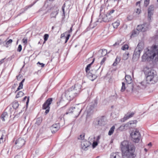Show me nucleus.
I'll list each match as a JSON object with an SVG mask.
<instances>
[{
    "instance_id": "412c9836",
    "label": "nucleus",
    "mask_w": 158,
    "mask_h": 158,
    "mask_svg": "<svg viewBox=\"0 0 158 158\" xmlns=\"http://www.w3.org/2000/svg\"><path fill=\"white\" fill-rule=\"evenodd\" d=\"M134 114V112H132L130 114H128L126 115L125 116V117L123 118V121L124 122L127 119L132 117Z\"/></svg>"
},
{
    "instance_id": "a19ab883",
    "label": "nucleus",
    "mask_w": 158,
    "mask_h": 158,
    "mask_svg": "<svg viewBox=\"0 0 158 158\" xmlns=\"http://www.w3.org/2000/svg\"><path fill=\"white\" fill-rule=\"evenodd\" d=\"M137 122V121L136 120H133V121H131L128 123V124H134L136 123Z\"/></svg>"
},
{
    "instance_id": "6e6d98bb",
    "label": "nucleus",
    "mask_w": 158,
    "mask_h": 158,
    "mask_svg": "<svg viewBox=\"0 0 158 158\" xmlns=\"http://www.w3.org/2000/svg\"><path fill=\"white\" fill-rule=\"evenodd\" d=\"M49 109L50 108H47L46 109V110L45 111V113L46 114H48L49 111Z\"/></svg>"
},
{
    "instance_id": "bf43d9fd",
    "label": "nucleus",
    "mask_w": 158,
    "mask_h": 158,
    "mask_svg": "<svg viewBox=\"0 0 158 158\" xmlns=\"http://www.w3.org/2000/svg\"><path fill=\"white\" fill-rule=\"evenodd\" d=\"M70 36L69 34H68L67 35V36L66 37H65V39L68 40L69 39V37Z\"/></svg>"
},
{
    "instance_id": "09e8293b",
    "label": "nucleus",
    "mask_w": 158,
    "mask_h": 158,
    "mask_svg": "<svg viewBox=\"0 0 158 158\" xmlns=\"http://www.w3.org/2000/svg\"><path fill=\"white\" fill-rule=\"evenodd\" d=\"M65 4H64L62 7V10L63 11V15L64 16V14H65V13H64V8H65Z\"/></svg>"
},
{
    "instance_id": "5701e85b",
    "label": "nucleus",
    "mask_w": 158,
    "mask_h": 158,
    "mask_svg": "<svg viewBox=\"0 0 158 158\" xmlns=\"http://www.w3.org/2000/svg\"><path fill=\"white\" fill-rule=\"evenodd\" d=\"M8 117V114L6 112H3L1 115V118L2 120L4 121Z\"/></svg>"
},
{
    "instance_id": "ea45409f",
    "label": "nucleus",
    "mask_w": 158,
    "mask_h": 158,
    "mask_svg": "<svg viewBox=\"0 0 158 158\" xmlns=\"http://www.w3.org/2000/svg\"><path fill=\"white\" fill-rule=\"evenodd\" d=\"M12 42V40L11 39L9 40L8 41L6 42V45H9L11 44Z\"/></svg>"
},
{
    "instance_id": "9d476101",
    "label": "nucleus",
    "mask_w": 158,
    "mask_h": 158,
    "mask_svg": "<svg viewBox=\"0 0 158 158\" xmlns=\"http://www.w3.org/2000/svg\"><path fill=\"white\" fill-rule=\"evenodd\" d=\"M25 142V141L24 139L20 138L16 140L15 144L18 146L19 148H20L24 144Z\"/></svg>"
},
{
    "instance_id": "052dcab7",
    "label": "nucleus",
    "mask_w": 158,
    "mask_h": 158,
    "mask_svg": "<svg viewBox=\"0 0 158 158\" xmlns=\"http://www.w3.org/2000/svg\"><path fill=\"white\" fill-rule=\"evenodd\" d=\"M129 55V53L128 52H126L125 53H124L123 54V56H127H127H128Z\"/></svg>"
},
{
    "instance_id": "603ef678",
    "label": "nucleus",
    "mask_w": 158,
    "mask_h": 158,
    "mask_svg": "<svg viewBox=\"0 0 158 158\" xmlns=\"http://www.w3.org/2000/svg\"><path fill=\"white\" fill-rule=\"evenodd\" d=\"M23 42L25 44H26L27 43V39L23 38Z\"/></svg>"
},
{
    "instance_id": "8fccbe9b",
    "label": "nucleus",
    "mask_w": 158,
    "mask_h": 158,
    "mask_svg": "<svg viewBox=\"0 0 158 158\" xmlns=\"http://www.w3.org/2000/svg\"><path fill=\"white\" fill-rule=\"evenodd\" d=\"M141 10L140 9L137 8L136 10V12L138 14H139L140 13Z\"/></svg>"
},
{
    "instance_id": "9b49d317",
    "label": "nucleus",
    "mask_w": 158,
    "mask_h": 158,
    "mask_svg": "<svg viewBox=\"0 0 158 158\" xmlns=\"http://www.w3.org/2000/svg\"><path fill=\"white\" fill-rule=\"evenodd\" d=\"M52 98H48L43 105V109H46L47 108H50L49 106L52 103Z\"/></svg>"
},
{
    "instance_id": "a878e982",
    "label": "nucleus",
    "mask_w": 158,
    "mask_h": 158,
    "mask_svg": "<svg viewBox=\"0 0 158 158\" xmlns=\"http://www.w3.org/2000/svg\"><path fill=\"white\" fill-rule=\"evenodd\" d=\"M115 127L114 126H113L110 129L109 131L108 135H111L113 133Z\"/></svg>"
},
{
    "instance_id": "39448f33",
    "label": "nucleus",
    "mask_w": 158,
    "mask_h": 158,
    "mask_svg": "<svg viewBox=\"0 0 158 158\" xmlns=\"http://www.w3.org/2000/svg\"><path fill=\"white\" fill-rule=\"evenodd\" d=\"M106 121L105 117L102 116L95 119L93 123L95 126H102L106 124Z\"/></svg>"
},
{
    "instance_id": "49530a36",
    "label": "nucleus",
    "mask_w": 158,
    "mask_h": 158,
    "mask_svg": "<svg viewBox=\"0 0 158 158\" xmlns=\"http://www.w3.org/2000/svg\"><path fill=\"white\" fill-rule=\"evenodd\" d=\"M106 57H104L102 60H101L100 63L101 65H102L104 63L105 61L106 60Z\"/></svg>"
},
{
    "instance_id": "f03ea898",
    "label": "nucleus",
    "mask_w": 158,
    "mask_h": 158,
    "mask_svg": "<svg viewBox=\"0 0 158 158\" xmlns=\"http://www.w3.org/2000/svg\"><path fill=\"white\" fill-rule=\"evenodd\" d=\"M158 54V45H155L153 47H148L147 51L142 56V61H145L149 58L153 59Z\"/></svg>"
},
{
    "instance_id": "f8f14e48",
    "label": "nucleus",
    "mask_w": 158,
    "mask_h": 158,
    "mask_svg": "<svg viewBox=\"0 0 158 158\" xmlns=\"http://www.w3.org/2000/svg\"><path fill=\"white\" fill-rule=\"evenodd\" d=\"M98 104L97 101L96 100H94L90 106L87 107V109H88L89 112H91L92 110L97 106Z\"/></svg>"
},
{
    "instance_id": "864d4df0",
    "label": "nucleus",
    "mask_w": 158,
    "mask_h": 158,
    "mask_svg": "<svg viewBox=\"0 0 158 158\" xmlns=\"http://www.w3.org/2000/svg\"><path fill=\"white\" fill-rule=\"evenodd\" d=\"M127 19L128 20H131L133 19V17L131 16H129L127 17Z\"/></svg>"
},
{
    "instance_id": "2f4dec72",
    "label": "nucleus",
    "mask_w": 158,
    "mask_h": 158,
    "mask_svg": "<svg viewBox=\"0 0 158 158\" xmlns=\"http://www.w3.org/2000/svg\"><path fill=\"white\" fill-rule=\"evenodd\" d=\"M107 53V50L105 49L102 50V52L101 53V56H105Z\"/></svg>"
},
{
    "instance_id": "473e14b6",
    "label": "nucleus",
    "mask_w": 158,
    "mask_h": 158,
    "mask_svg": "<svg viewBox=\"0 0 158 158\" xmlns=\"http://www.w3.org/2000/svg\"><path fill=\"white\" fill-rule=\"evenodd\" d=\"M85 135H81L78 138V139L81 140V141L86 140L84 139Z\"/></svg>"
},
{
    "instance_id": "2eb2a0df",
    "label": "nucleus",
    "mask_w": 158,
    "mask_h": 158,
    "mask_svg": "<svg viewBox=\"0 0 158 158\" xmlns=\"http://www.w3.org/2000/svg\"><path fill=\"white\" fill-rule=\"evenodd\" d=\"M59 128V125L57 124H53L50 128L52 133H55L58 130Z\"/></svg>"
},
{
    "instance_id": "423d86ee",
    "label": "nucleus",
    "mask_w": 158,
    "mask_h": 158,
    "mask_svg": "<svg viewBox=\"0 0 158 158\" xmlns=\"http://www.w3.org/2000/svg\"><path fill=\"white\" fill-rule=\"evenodd\" d=\"M77 95L75 90H73V88L69 89L65 92V96L69 101H71Z\"/></svg>"
},
{
    "instance_id": "6ab92c4d",
    "label": "nucleus",
    "mask_w": 158,
    "mask_h": 158,
    "mask_svg": "<svg viewBox=\"0 0 158 158\" xmlns=\"http://www.w3.org/2000/svg\"><path fill=\"white\" fill-rule=\"evenodd\" d=\"M59 10L56 9L55 10L52 11L50 14L51 18H56V15L58 13Z\"/></svg>"
},
{
    "instance_id": "13d9d810",
    "label": "nucleus",
    "mask_w": 158,
    "mask_h": 158,
    "mask_svg": "<svg viewBox=\"0 0 158 158\" xmlns=\"http://www.w3.org/2000/svg\"><path fill=\"white\" fill-rule=\"evenodd\" d=\"M100 137L101 136L100 135L98 136L96 140V141L98 142L99 141V140L100 139Z\"/></svg>"
},
{
    "instance_id": "20e7f679",
    "label": "nucleus",
    "mask_w": 158,
    "mask_h": 158,
    "mask_svg": "<svg viewBox=\"0 0 158 158\" xmlns=\"http://www.w3.org/2000/svg\"><path fill=\"white\" fill-rule=\"evenodd\" d=\"M147 69L146 68L144 70V73L147 75L146 80L148 83L154 84L156 82L158 81V76L154 73L153 70L148 69L147 71L146 70Z\"/></svg>"
},
{
    "instance_id": "dca6fc26",
    "label": "nucleus",
    "mask_w": 158,
    "mask_h": 158,
    "mask_svg": "<svg viewBox=\"0 0 158 158\" xmlns=\"http://www.w3.org/2000/svg\"><path fill=\"white\" fill-rule=\"evenodd\" d=\"M81 145L82 149H83L84 150H85L86 148L88 147L89 144V142L86 140L81 141Z\"/></svg>"
},
{
    "instance_id": "e2e57ef3",
    "label": "nucleus",
    "mask_w": 158,
    "mask_h": 158,
    "mask_svg": "<svg viewBox=\"0 0 158 158\" xmlns=\"http://www.w3.org/2000/svg\"><path fill=\"white\" fill-rule=\"evenodd\" d=\"M29 97H27V101L26 102V104H27V105L28 104V103L29 102Z\"/></svg>"
},
{
    "instance_id": "a18cd8bd",
    "label": "nucleus",
    "mask_w": 158,
    "mask_h": 158,
    "mask_svg": "<svg viewBox=\"0 0 158 158\" xmlns=\"http://www.w3.org/2000/svg\"><path fill=\"white\" fill-rule=\"evenodd\" d=\"M98 142L95 141H94L93 143L92 146L94 148L96 147L98 145Z\"/></svg>"
},
{
    "instance_id": "58836bf2",
    "label": "nucleus",
    "mask_w": 158,
    "mask_h": 158,
    "mask_svg": "<svg viewBox=\"0 0 158 158\" xmlns=\"http://www.w3.org/2000/svg\"><path fill=\"white\" fill-rule=\"evenodd\" d=\"M49 35H48V34H45L44 35V41H46L48 38Z\"/></svg>"
},
{
    "instance_id": "f704fd0d",
    "label": "nucleus",
    "mask_w": 158,
    "mask_h": 158,
    "mask_svg": "<svg viewBox=\"0 0 158 158\" xmlns=\"http://www.w3.org/2000/svg\"><path fill=\"white\" fill-rule=\"evenodd\" d=\"M122 86L121 87V91L122 92H123L124 91L125 89L126 88L125 86V84L124 82H122Z\"/></svg>"
},
{
    "instance_id": "c03bdc74",
    "label": "nucleus",
    "mask_w": 158,
    "mask_h": 158,
    "mask_svg": "<svg viewBox=\"0 0 158 158\" xmlns=\"http://www.w3.org/2000/svg\"><path fill=\"white\" fill-rule=\"evenodd\" d=\"M121 40H118L117 42H116L114 45H113L114 46H115L116 45H119L120 44V43H121Z\"/></svg>"
},
{
    "instance_id": "a211bd4d",
    "label": "nucleus",
    "mask_w": 158,
    "mask_h": 158,
    "mask_svg": "<svg viewBox=\"0 0 158 158\" xmlns=\"http://www.w3.org/2000/svg\"><path fill=\"white\" fill-rule=\"evenodd\" d=\"M81 110V109H80L78 108L74 107L73 110V112H74L75 114L77 115L78 116L80 114Z\"/></svg>"
},
{
    "instance_id": "e433bc0d",
    "label": "nucleus",
    "mask_w": 158,
    "mask_h": 158,
    "mask_svg": "<svg viewBox=\"0 0 158 158\" xmlns=\"http://www.w3.org/2000/svg\"><path fill=\"white\" fill-rule=\"evenodd\" d=\"M128 46L127 44H125L122 47V49L123 50H125L126 49H127L128 48Z\"/></svg>"
},
{
    "instance_id": "7c9ffc66",
    "label": "nucleus",
    "mask_w": 158,
    "mask_h": 158,
    "mask_svg": "<svg viewBox=\"0 0 158 158\" xmlns=\"http://www.w3.org/2000/svg\"><path fill=\"white\" fill-rule=\"evenodd\" d=\"M154 10V7L153 5H151L148 8V11L149 12H153Z\"/></svg>"
},
{
    "instance_id": "4d7b16f0",
    "label": "nucleus",
    "mask_w": 158,
    "mask_h": 158,
    "mask_svg": "<svg viewBox=\"0 0 158 158\" xmlns=\"http://www.w3.org/2000/svg\"><path fill=\"white\" fill-rule=\"evenodd\" d=\"M5 59V58L2 59L0 60V65L4 62Z\"/></svg>"
},
{
    "instance_id": "f257e3e1",
    "label": "nucleus",
    "mask_w": 158,
    "mask_h": 158,
    "mask_svg": "<svg viewBox=\"0 0 158 158\" xmlns=\"http://www.w3.org/2000/svg\"><path fill=\"white\" fill-rule=\"evenodd\" d=\"M120 148L123 158H135V148L132 143L124 140L121 143Z\"/></svg>"
},
{
    "instance_id": "3c124183",
    "label": "nucleus",
    "mask_w": 158,
    "mask_h": 158,
    "mask_svg": "<svg viewBox=\"0 0 158 158\" xmlns=\"http://www.w3.org/2000/svg\"><path fill=\"white\" fill-rule=\"evenodd\" d=\"M116 154L114 153H112L111 155V158H116Z\"/></svg>"
},
{
    "instance_id": "4be33fe9",
    "label": "nucleus",
    "mask_w": 158,
    "mask_h": 158,
    "mask_svg": "<svg viewBox=\"0 0 158 158\" xmlns=\"http://www.w3.org/2000/svg\"><path fill=\"white\" fill-rule=\"evenodd\" d=\"M125 80L126 82L128 84H131L132 82V80L131 79V76L129 75H126Z\"/></svg>"
},
{
    "instance_id": "cd10ccee",
    "label": "nucleus",
    "mask_w": 158,
    "mask_h": 158,
    "mask_svg": "<svg viewBox=\"0 0 158 158\" xmlns=\"http://www.w3.org/2000/svg\"><path fill=\"white\" fill-rule=\"evenodd\" d=\"M19 106L18 102H13L12 103V107L15 109H16Z\"/></svg>"
},
{
    "instance_id": "f3484780",
    "label": "nucleus",
    "mask_w": 158,
    "mask_h": 158,
    "mask_svg": "<svg viewBox=\"0 0 158 158\" xmlns=\"http://www.w3.org/2000/svg\"><path fill=\"white\" fill-rule=\"evenodd\" d=\"M81 85L80 84H75L74 87L73 89V90H75V91L76 92V94L77 95L81 91Z\"/></svg>"
},
{
    "instance_id": "6e6552de",
    "label": "nucleus",
    "mask_w": 158,
    "mask_h": 158,
    "mask_svg": "<svg viewBox=\"0 0 158 158\" xmlns=\"http://www.w3.org/2000/svg\"><path fill=\"white\" fill-rule=\"evenodd\" d=\"M149 26V23H145L138 26L136 29L140 31L144 32L148 29Z\"/></svg>"
},
{
    "instance_id": "1a4fd4ad",
    "label": "nucleus",
    "mask_w": 158,
    "mask_h": 158,
    "mask_svg": "<svg viewBox=\"0 0 158 158\" xmlns=\"http://www.w3.org/2000/svg\"><path fill=\"white\" fill-rule=\"evenodd\" d=\"M142 51H141L140 50L138 49V48H136L133 55V59L135 60H137L139 58L140 53Z\"/></svg>"
},
{
    "instance_id": "5fc2aeb1",
    "label": "nucleus",
    "mask_w": 158,
    "mask_h": 158,
    "mask_svg": "<svg viewBox=\"0 0 158 158\" xmlns=\"http://www.w3.org/2000/svg\"><path fill=\"white\" fill-rule=\"evenodd\" d=\"M37 64H39L40 65H41L42 67H43L44 66V64L42 63H40L39 62H38Z\"/></svg>"
},
{
    "instance_id": "aec40b11",
    "label": "nucleus",
    "mask_w": 158,
    "mask_h": 158,
    "mask_svg": "<svg viewBox=\"0 0 158 158\" xmlns=\"http://www.w3.org/2000/svg\"><path fill=\"white\" fill-rule=\"evenodd\" d=\"M136 48H138V49L140 50L141 51H143L144 48L143 43L142 42L139 43Z\"/></svg>"
},
{
    "instance_id": "bb28decb",
    "label": "nucleus",
    "mask_w": 158,
    "mask_h": 158,
    "mask_svg": "<svg viewBox=\"0 0 158 158\" xmlns=\"http://www.w3.org/2000/svg\"><path fill=\"white\" fill-rule=\"evenodd\" d=\"M24 94V93L22 91H19L17 94L16 95V96L15 98H18L19 97H21L23 96Z\"/></svg>"
},
{
    "instance_id": "4468645a",
    "label": "nucleus",
    "mask_w": 158,
    "mask_h": 158,
    "mask_svg": "<svg viewBox=\"0 0 158 158\" xmlns=\"http://www.w3.org/2000/svg\"><path fill=\"white\" fill-rule=\"evenodd\" d=\"M6 136V133L4 131H0V143L5 140Z\"/></svg>"
},
{
    "instance_id": "393cba45",
    "label": "nucleus",
    "mask_w": 158,
    "mask_h": 158,
    "mask_svg": "<svg viewBox=\"0 0 158 158\" xmlns=\"http://www.w3.org/2000/svg\"><path fill=\"white\" fill-rule=\"evenodd\" d=\"M120 24V21L119 20H117L115 22L112 24L113 27L114 28H117Z\"/></svg>"
},
{
    "instance_id": "de8ad7c7",
    "label": "nucleus",
    "mask_w": 158,
    "mask_h": 158,
    "mask_svg": "<svg viewBox=\"0 0 158 158\" xmlns=\"http://www.w3.org/2000/svg\"><path fill=\"white\" fill-rule=\"evenodd\" d=\"M111 116L112 118H116L117 117V115L114 113H112L111 114Z\"/></svg>"
},
{
    "instance_id": "b1692460",
    "label": "nucleus",
    "mask_w": 158,
    "mask_h": 158,
    "mask_svg": "<svg viewBox=\"0 0 158 158\" xmlns=\"http://www.w3.org/2000/svg\"><path fill=\"white\" fill-rule=\"evenodd\" d=\"M120 60V57L117 56L114 62L113 63V65L114 66H116L117 64L119 62Z\"/></svg>"
},
{
    "instance_id": "72a5a7b5",
    "label": "nucleus",
    "mask_w": 158,
    "mask_h": 158,
    "mask_svg": "<svg viewBox=\"0 0 158 158\" xmlns=\"http://www.w3.org/2000/svg\"><path fill=\"white\" fill-rule=\"evenodd\" d=\"M73 107H72L70 108L67 111L66 113V114H68V113L73 112Z\"/></svg>"
},
{
    "instance_id": "338daca9",
    "label": "nucleus",
    "mask_w": 158,
    "mask_h": 158,
    "mask_svg": "<svg viewBox=\"0 0 158 158\" xmlns=\"http://www.w3.org/2000/svg\"><path fill=\"white\" fill-rule=\"evenodd\" d=\"M25 79H23L20 83H22V84H23V83L25 81Z\"/></svg>"
},
{
    "instance_id": "69168bd1",
    "label": "nucleus",
    "mask_w": 158,
    "mask_h": 158,
    "mask_svg": "<svg viewBox=\"0 0 158 158\" xmlns=\"http://www.w3.org/2000/svg\"><path fill=\"white\" fill-rule=\"evenodd\" d=\"M140 1H139L137 2L136 3V5H139L140 4Z\"/></svg>"
},
{
    "instance_id": "ddd939ff",
    "label": "nucleus",
    "mask_w": 158,
    "mask_h": 158,
    "mask_svg": "<svg viewBox=\"0 0 158 158\" xmlns=\"http://www.w3.org/2000/svg\"><path fill=\"white\" fill-rule=\"evenodd\" d=\"M102 21L105 22H108L111 21L113 20V18L110 15L107 14L104 15L102 18Z\"/></svg>"
},
{
    "instance_id": "774afa93",
    "label": "nucleus",
    "mask_w": 158,
    "mask_h": 158,
    "mask_svg": "<svg viewBox=\"0 0 158 158\" xmlns=\"http://www.w3.org/2000/svg\"><path fill=\"white\" fill-rule=\"evenodd\" d=\"M25 79H23L20 83H22V84H23V83L25 81Z\"/></svg>"
},
{
    "instance_id": "4c0bfd02",
    "label": "nucleus",
    "mask_w": 158,
    "mask_h": 158,
    "mask_svg": "<svg viewBox=\"0 0 158 158\" xmlns=\"http://www.w3.org/2000/svg\"><path fill=\"white\" fill-rule=\"evenodd\" d=\"M149 1L150 0H145L144 2V6L147 7L149 4Z\"/></svg>"
},
{
    "instance_id": "0e129e2a",
    "label": "nucleus",
    "mask_w": 158,
    "mask_h": 158,
    "mask_svg": "<svg viewBox=\"0 0 158 158\" xmlns=\"http://www.w3.org/2000/svg\"><path fill=\"white\" fill-rule=\"evenodd\" d=\"M72 27H71L70 28V30L68 31V33H70L72 31Z\"/></svg>"
},
{
    "instance_id": "c756f323",
    "label": "nucleus",
    "mask_w": 158,
    "mask_h": 158,
    "mask_svg": "<svg viewBox=\"0 0 158 158\" xmlns=\"http://www.w3.org/2000/svg\"><path fill=\"white\" fill-rule=\"evenodd\" d=\"M148 19L149 21L151 20V18L152 16L153 15V12L148 11Z\"/></svg>"
},
{
    "instance_id": "c9c22d12",
    "label": "nucleus",
    "mask_w": 158,
    "mask_h": 158,
    "mask_svg": "<svg viewBox=\"0 0 158 158\" xmlns=\"http://www.w3.org/2000/svg\"><path fill=\"white\" fill-rule=\"evenodd\" d=\"M23 84H22V83H20L19 84V87H18V88H17V89L16 90V91H15V92L16 93L17 91L22 89L23 88Z\"/></svg>"
},
{
    "instance_id": "c85d7f7f",
    "label": "nucleus",
    "mask_w": 158,
    "mask_h": 158,
    "mask_svg": "<svg viewBox=\"0 0 158 158\" xmlns=\"http://www.w3.org/2000/svg\"><path fill=\"white\" fill-rule=\"evenodd\" d=\"M42 118H37L35 124L38 125H40L42 122Z\"/></svg>"
},
{
    "instance_id": "79ce46f5",
    "label": "nucleus",
    "mask_w": 158,
    "mask_h": 158,
    "mask_svg": "<svg viewBox=\"0 0 158 158\" xmlns=\"http://www.w3.org/2000/svg\"><path fill=\"white\" fill-rule=\"evenodd\" d=\"M114 12V10L113 9L111 10L108 11V12L107 13V14L108 15H110V16H111V15L112 14H113Z\"/></svg>"
},
{
    "instance_id": "0eeeda50",
    "label": "nucleus",
    "mask_w": 158,
    "mask_h": 158,
    "mask_svg": "<svg viewBox=\"0 0 158 158\" xmlns=\"http://www.w3.org/2000/svg\"><path fill=\"white\" fill-rule=\"evenodd\" d=\"M132 138L133 139V141L135 143H138L140 138V135L138 131L136 130L132 132L131 134Z\"/></svg>"
},
{
    "instance_id": "680f3d73",
    "label": "nucleus",
    "mask_w": 158,
    "mask_h": 158,
    "mask_svg": "<svg viewBox=\"0 0 158 158\" xmlns=\"http://www.w3.org/2000/svg\"><path fill=\"white\" fill-rule=\"evenodd\" d=\"M128 58V56H127H127H123V59L124 60H127Z\"/></svg>"
},
{
    "instance_id": "37998d69",
    "label": "nucleus",
    "mask_w": 158,
    "mask_h": 158,
    "mask_svg": "<svg viewBox=\"0 0 158 158\" xmlns=\"http://www.w3.org/2000/svg\"><path fill=\"white\" fill-rule=\"evenodd\" d=\"M22 49V46L21 44H19L18 47L17 51L18 52H20Z\"/></svg>"
},
{
    "instance_id": "7ed1b4c3",
    "label": "nucleus",
    "mask_w": 158,
    "mask_h": 158,
    "mask_svg": "<svg viewBox=\"0 0 158 158\" xmlns=\"http://www.w3.org/2000/svg\"><path fill=\"white\" fill-rule=\"evenodd\" d=\"M94 60V59L93 61L91 63L87 65L86 67L85 68V71L86 73V76L88 78L92 81H93L95 79L98 77L100 76V73H98V70L99 68L97 70L92 69L88 72V71L89 70V68H90L91 65L93 64Z\"/></svg>"
}]
</instances>
